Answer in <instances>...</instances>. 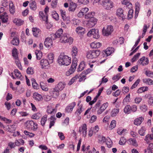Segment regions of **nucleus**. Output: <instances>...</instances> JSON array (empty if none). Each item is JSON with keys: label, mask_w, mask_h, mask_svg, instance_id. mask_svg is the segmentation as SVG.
<instances>
[{"label": "nucleus", "mask_w": 153, "mask_h": 153, "mask_svg": "<svg viewBox=\"0 0 153 153\" xmlns=\"http://www.w3.org/2000/svg\"><path fill=\"white\" fill-rule=\"evenodd\" d=\"M57 62L60 65L67 66L71 63V58L63 53L61 54L59 56Z\"/></svg>", "instance_id": "f257e3e1"}, {"label": "nucleus", "mask_w": 153, "mask_h": 153, "mask_svg": "<svg viewBox=\"0 0 153 153\" xmlns=\"http://www.w3.org/2000/svg\"><path fill=\"white\" fill-rule=\"evenodd\" d=\"M73 38L70 36L68 33H64L61 36L60 39V41L62 43H68L69 44H71L73 42Z\"/></svg>", "instance_id": "f03ea898"}, {"label": "nucleus", "mask_w": 153, "mask_h": 153, "mask_svg": "<svg viewBox=\"0 0 153 153\" xmlns=\"http://www.w3.org/2000/svg\"><path fill=\"white\" fill-rule=\"evenodd\" d=\"M101 4L106 10H110L114 7L113 3L110 0H101Z\"/></svg>", "instance_id": "7ed1b4c3"}, {"label": "nucleus", "mask_w": 153, "mask_h": 153, "mask_svg": "<svg viewBox=\"0 0 153 153\" xmlns=\"http://www.w3.org/2000/svg\"><path fill=\"white\" fill-rule=\"evenodd\" d=\"M100 54V51H90L87 53V57L90 59H93L97 58Z\"/></svg>", "instance_id": "20e7f679"}, {"label": "nucleus", "mask_w": 153, "mask_h": 153, "mask_svg": "<svg viewBox=\"0 0 153 153\" xmlns=\"http://www.w3.org/2000/svg\"><path fill=\"white\" fill-rule=\"evenodd\" d=\"M113 30L111 25L107 26L106 27H104L102 30L103 34L106 36L110 35Z\"/></svg>", "instance_id": "39448f33"}, {"label": "nucleus", "mask_w": 153, "mask_h": 153, "mask_svg": "<svg viewBox=\"0 0 153 153\" xmlns=\"http://www.w3.org/2000/svg\"><path fill=\"white\" fill-rule=\"evenodd\" d=\"M87 35L88 36H90L92 35H93V37L96 39H97L100 37L99 30L97 29H91L88 33Z\"/></svg>", "instance_id": "423d86ee"}, {"label": "nucleus", "mask_w": 153, "mask_h": 153, "mask_svg": "<svg viewBox=\"0 0 153 153\" xmlns=\"http://www.w3.org/2000/svg\"><path fill=\"white\" fill-rule=\"evenodd\" d=\"M26 124L27 127L33 130H36L37 128V124L32 120L27 121Z\"/></svg>", "instance_id": "0eeeda50"}, {"label": "nucleus", "mask_w": 153, "mask_h": 153, "mask_svg": "<svg viewBox=\"0 0 153 153\" xmlns=\"http://www.w3.org/2000/svg\"><path fill=\"white\" fill-rule=\"evenodd\" d=\"M59 91L55 87L52 89L50 91V93L52 97L54 98H57L59 95Z\"/></svg>", "instance_id": "6e6552de"}, {"label": "nucleus", "mask_w": 153, "mask_h": 153, "mask_svg": "<svg viewBox=\"0 0 153 153\" xmlns=\"http://www.w3.org/2000/svg\"><path fill=\"white\" fill-rule=\"evenodd\" d=\"M97 19L96 18H92L90 19L86 24L87 27L91 28L94 26L96 24Z\"/></svg>", "instance_id": "1a4fd4ad"}, {"label": "nucleus", "mask_w": 153, "mask_h": 153, "mask_svg": "<svg viewBox=\"0 0 153 153\" xmlns=\"http://www.w3.org/2000/svg\"><path fill=\"white\" fill-rule=\"evenodd\" d=\"M149 62L148 58H146L145 56H143L138 61L139 64L142 66H145L147 65Z\"/></svg>", "instance_id": "9d476101"}, {"label": "nucleus", "mask_w": 153, "mask_h": 153, "mask_svg": "<svg viewBox=\"0 0 153 153\" xmlns=\"http://www.w3.org/2000/svg\"><path fill=\"white\" fill-rule=\"evenodd\" d=\"M52 40L49 37L47 38L45 40L44 44L45 46L47 48H50L52 45Z\"/></svg>", "instance_id": "9b49d317"}, {"label": "nucleus", "mask_w": 153, "mask_h": 153, "mask_svg": "<svg viewBox=\"0 0 153 153\" xmlns=\"http://www.w3.org/2000/svg\"><path fill=\"white\" fill-rule=\"evenodd\" d=\"M108 104L107 102L103 104L101 107H100V108L97 110V114H101L108 107Z\"/></svg>", "instance_id": "f8f14e48"}, {"label": "nucleus", "mask_w": 153, "mask_h": 153, "mask_svg": "<svg viewBox=\"0 0 153 153\" xmlns=\"http://www.w3.org/2000/svg\"><path fill=\"white\" fill-rule=\"evenodd\" d=\"M76 105V103L75 102H73L69 104L65 108L66 111L68 113L71 112Z\"/></svg>", "instance_id": "ddd939ff"}, {"label": "nucleus", "mask_w": 153, "mask_h": 153, "mask_svg": "<svg viewBox=\"0 0 153 153\" xmlns=\"http://www.w3.org/2000/svg\"><path fill=\"white\" fill-rule=\"evenodd\" d=\"M78 49L75 46H73L71 48V54L73 59L76 58V56L78 55Z\"/></svg>", "instance_id": "4468645a"}, {"label": "nucleus", "mask_w": 153, "mask_h": 153, "mask_svg": "<svg viewBox=\"0 0 153 153\" xmlns=\"http://www.w3.org/2000/svg\"><path fill=\"white\" fill-rule=\"evenodd\" d=\"M76 32L79 35H82L85 33V29L81 27H78L76 28Z\"/></svg>", "instance_id": "2eb2a0df"}, {"label": "nucleus", "mask_w": 153, "mask_h": 153, "mask_svg": "<svg viewBox=\"0 0 153 153\" xmlns=\"http://www.w3.org/2000/svg\"><path fill=\"white\" fill-rule=\"evenodd\" d=\"M77 7L76 3L71 2L70 3L68 10L69 11L73 12L75 10Z\"/></svg>", "instance_id": "dca6fc26"}, {"label": "nucleus", "mask_w": 153, "mask_h": 153, "mask_svg": "<svg viewBox=\"0 0 153 153\" xmlns=\"http://www.w3.org/2000/svg\"><path fill=\"white\" fill-rule=\"evenodd\" d=\"M33 98L37 102L42 101L43 99L42 96L36 92L33 93Z\"/></svg>", "instance_id": "f3484780"}, {"label": "nucleus", "mask_w": 153, "mask_h": 153, "mask_svg": "<svg viewBox=\"0 0 153 153\" xmlns=\"http://www.w3.org/2000/svg\"><path fill=\"white\" fill-rule=\"evenodd\" d=\"M39 16L40 19L42 21H45V23H47L48 17L47 15H44L43 12L42 11H40L39 13Z\"/></svg>", "instance_id": "a211bd4d"}, {"label": "nucleus", "mask_w": 153, "mask_h": 153, "mask_svg": "<svg viewBox=\"0 0 153 153\" xmlns=\"http://www.w3.org/2000/svg\"><path fill=\"white\" fill-rule=\"evenodd\" d=\"M56 111V108H53L51 106H48L47 107V112L49 114H54Z\"/></svg>", "instance_id": "6ab92c4d"}, {"label": "nucleus", "mask_w": 153, "mask_h": 153, "mask_svg": "<svg viewBox=\"0 0 153 153\" xmlns=\"http://www.w3.org/2000/svg\"><path fill=\"white\" fill-rule=\"evenodd\" d=\"M114 51V49L112 47H109L107 48L104 51L105 53V55L107 56L110 55L112 53H113Z\"/></svg>", "instance_id": "aec40b11"}, {"label": "nucleus", "mask_w": 153, "mask_h": 153, "mask_svg": "<svg viewBox=\"0 0 153 153\" xmlns=\"http://www.w3.org/2000/svg\"><path fill=\"white\" fill-rule=\"evenodd\" d=\"M50 64L48 61L45 59H42L40 61V64L42 68H43Z\"/></svg>", "instance_id": "412c9836"}, {"label": "nucleus", "mask_w": 153, "mask_h": 153, "mask_svg": "<svg viewBox=\"0 0 153 153\" xmlns=\"http://www.w3.org/2000/svg\"><path fill=\"white\" fill-rule=\"evenodd\" d=\"M63 33V30L62 29H59L56 33L55 34H52L53 36L55 37V39L56 38H60L62 35Z\"/></svg>", "instance_id": "4be33fe9"}, {"label": "nucleus", "mask_w": 153, "mask_h": 153, "mask_svg": "<svg viewBox=\"0 0 153 153\" xmlns=\"http://www.w3.org/2000/svg\"><path fill=\"white\" fill-rule=\"evenodd\" d=\"M122 4L125 5V7L128 9L131 8L132 7V4L128 0H123L122 1Z\"/></svg>", "instance_id": "5701e85b"}, {"label": "nucleus", "mask_w": 153, "mask_h": 153, "mask_svg": "<svg viewBox=\"0 0 153 153\" xmlns=\"http://www.w3.org/2000/svg\"><path fill=\"white\" fill-rule=\"evenodd\" d=\"M9 11L10 13L13 14L15 12V6L12 2L11 1L9 4Z\"/></svg>", "instance_id": "b1692460"}, {"label": "nucleus", "mask_w": 153, "mask_h": 153, "mask_svg": "<svg viewBox=\"0 0 153 153\" xmlns=\"http://www.w3.org/2000/svg\"><path fill=\"white\" fill-rule=\"evenodd\" d=\"M65 84L62 82H59L55 87L59 91H61L65 88Z\"/></svg>", "instance_id": "393cba45"}, {"label": "nucleus", "mask_w": 153, "mask_h": 153, "mask_svg": "<svg viewBox=\"0 0 153 153\" xmlns=\"http://www.w3.org/2000/svg\"><path fill=\"white\" fill-rule=\"evenodd\" d=\"M101 44L100 42H93L90 45L91 47L92 48H99L101 46Z\"/></svg>", "instance_id": "a878e982"}, {"label": "nucleus", "mask_w": 153, "mask_h": 153, "mask_svg": "<svg viewBox=\"0 0 153 153\" xmlns=\"http://www.w3.org/2000/svg\"><path fill=\"white\" fill-rule=\"evenodd\" d=\"M143 118L142 117H139L134 120V123L135 125L137 126L140 125L143 120Z\"/></svg>", "instance_id": "bb28decb"}, {"label": "nucleus", "mask_w": 153, "mask_h": 153, "mask_svg": "<svg viewBox=\"0 0 153 153\" xmlns=\"http://www.w3.org/2000/svg\"><path fill=\"white\" fill-rule=\"evenodd\" d=\"M4 15H0V19H1L2 22L3 23H5L7 22L8 17L7 15H5L6 14V13H4Z\"/></svg>", "instance_id": "cd10ccee"}, {"label": "nucleus", "mask_w": 153, "mask_h": 153, "mask_svg": "<svg viewBox=\"0 0 153 153\" xmlns=\"http://www.w3.org/2000/svg\"><path fill=\"white\" fill-rule=\"evenodd\" d=\"M13 22L16 24L17 26H19L23 24L24 21L21 19H15L13 20Z\"/></svg>", "instance_id": "c85d7f7f"}, {"label": "nucleus", "mask_w": 153, "mask_h": 153, "mask_svg": "<svg viewBox=\"0 0 153 153\" xmlns=\"http://www.w3.org/2000/svg\"><path fill=\"white\" fill-rule=\"evenodd\" d=\"M129 143L135 146H137V144L136 140L134 138H130L128 140Z\"/></svg>", "instance_id": "c756f323"}, {"label": "nucleus", "mask_w": 153, "mask_h": 153, "mask_svg": "<svg viewBox=\"0 0 153 153\" xmlns=\"http://www.w3.org/2000/svg\"><path fill=\"white\" fill-rule=\"evenodd\" d=\"M127 130L126 129L118 128L117 130V133L120 135H124L126 134Z\"/></svg>", "instance_id": "7c9ffc66"}, {"label": "nucleus", "mask_w": 153, "mask_h": 153, "mask_svg": "<svg viewBox=\"0 0 153 153\" xmlns=\"http://www.w3.org/2000/svg\"><path fill=\"white\" fill-rule=\"evenodd\" d=\"M135 5V18H136L138 16L139 12V10L140 8V4L138 3L137 2L136 3Z\"/></svg>", "instance_id": "2f4dec72"}, {"label": "nucleus", "mask_w": 153, "mask_h": 153, "mask_svg": "<svg viewBox=\"0 0 153 153\" xmlns=\"http://www.w3.org/2000/svg\"><path fill=\"white\" fill-rule=\"evenodd\" d=\"M77 58L73 59L72 64L70 68L74 70V71L76 69V67L77 65Z\"/></svg>", "instance_id": "473e14b6"}, {"label": "nucleus", "mask_w": 153, "mask_h": 153, "mask_svg": "<svg viewBox=\"0 0 153 153\" xmlns=\"http://www.w3.org/2000/svg\"><path fill=\"white\" fill-rule=\"evenodd\" d=\"M85 67V62L84 61H82L79 64L77 69L78 71H82Z\"/></svg>", "instance_id": "72a5a7b5"}, {"label": "nucleus", "mask_w": 153, "mask_h": 153, "mask_svg": "<svg viewBox=\"0 0 153 153\" xmlns=\"http://www.w3.org/2000/svg\"><path fill=\"white\" fill-rule=\"evenodd\" d=\"M35 53L36 55V59L38 60H40L42 56V52L37 50L35 51Z\"/></svg>", "instance_id": "f704fd0d"}, {"label": "nucleus", "mask_w": 153, "mask_h": 153, "mask_svg": "<svg viewBox=\"0 0 153 153\" xmlns=\"http://www.w3.org/2000/svg\"><path fill=\"white\" fill-rule=\"evenodd\" d=\"M144 83L149 85H153V80L150 79H143Z\"/></svg>", "instance_id": "c9c22d12"}, {"label": "nucleus", "mask_w": 153, "mask_h": 153, "mask_svg": "<svg viewBox=\"0 0 153 153\" xmlns=\"http://www.w3.org/2000/svg\"><path fill=\"white\" fill-rule=\"evenodd\" d=\"M29 6L30 9L33 10H35L37 8L36 3L34 1L30 3Z\"/></svg>", "instance_id": "e433bc0d"}, {"label": "nucleus", "mask_w": 153, "mask_h": 153, "mask_svg": "<svg viewBox=\"0 0 153 153\" xmlns=\"http://www.w3.org/2000/svg\"><path fill=\"white\" fill-rule=\"evenodd\" d=\"M95 13L94 12H91L85 15V18L87 19L89 18L90 19L91 18H94V17H93Z\"/></svg>", "instance_id": "4c0bfd02"}, {"label": "nucleus", "mask_w": 153, "mask_h": 153, "mask_svg": "<svg viewBox=\"0 0 153 153\" xmlns=\"http://www.w3.org/2000/svg\"><path fill=\"white\" fill-rule=\"evenodd\" d=\"M119 111V109L114 108L111 112V115L112 117H115L118 113Z\"/></svg>", "instance_id": "58836bf2"}, {"label": "nucleus", "mask_w": 153, "mask_h": 153, "mask_svg": "<svg viewBox=\"0 0 153 153\" xmlns=\"http://www.w3.org/2000/svg\"><path fill=\"white\" fill-rule=\"evenodd\" d=\"M124 111L126 114H128L131 113V106L129 105L126 106L124 109Z\"/></svg>", "instance_id": "ea45409f"}, {"label": "nucleus", "mask_w": 153, "mask_h": 153, "mask_svg": "<svg viewBox=\"0 0 153 153\" xmlns=\"http://www.w3.org/2000/svg\"><path fill=\"white\" fill-rule=\"evenodd\" d=\"M32 31L33 35L35 37H37L38 34L40 31V30L37 28H33Z\"/></svg>", "instance_id": "a19ab883"}, {"label": "nucleus", "mask_w": 153, "mask_h": 153, "mask_svg": "<svg viewBox=\"0 0 153 153\" xmlns=\"http://www.w3.org/2000/svg\"><path fill=\"white\" fill-rule=\"evenodd\" d=\"M50 122L49 125V128H51V127L54 125V121L56 120V118L54 116H52L50 118Z\"/></svg>", "instance_id": "79ce46f5"}, {"label": "nucleus", "mask_w": 153, "mask_h": 153, "mask_svg": "<svg viewBox=\"0 0 153 153\" xmlns=\"http://www.w3.org/2000/svg\"><path fill=\"white\" fill-rule=\"evenodd\" d=\"M88 73H86V74L84 73H82L79 76H78L79 78H78L79 79V82H81L83 81V80H85V76L86 75V74H87Z\"/></svg>", "instance_id": "37998d69"}, {"label": "nucleus", "mask_w": 153, "mask_h": 153, "mask_svg": "<svg viewBox=\"0 0 153 153\" xmlns=\"http://www.w3.org/2000/svg\"><path fill=\"white\" fill-rule=\"evenodd\" d=\"M12 54L13 57L14 59L18 58V55L17 52V50L16 48H14L12 51Z\"/></svg>", "instance_id": "c03bdc74"}, {"label": "nucleus", "mask_w": 153, "mask_h": 153, "mask_svg": "<svg viewBox=\"0 0 153 153\" xmlns=\"http://www.w3.org/2000/svg\"><path fill=\"white\" fill-rule=\"evenodd\" d=\"M79 78L78 75H76L69 81L68 83V85H71Z\"/></svg>", "instance_id": "a18cd8bd"}, {"label": "nucleus", "mask_w": 153, "mask_h": 153, "mask_svg": "<svg viewBox=\"0 0 153 153\" xmlns=\"http://www.w3.org/2000/svg\"><path fill=\"white\" fill-rule=\"evenodd\" d=\"M106 144L107 145V147L109 148H110L112 146V142L109 138L107 139Z\"/></svg>", "instance_id": "49530a36"}, {"label": "nucleus", "mask_w": 153, "mask_h": 153, "mask_svg": "<svg viewBox=\"0 0 153 153\" xmlns=\"http://www.w3.org/2000/svg\"><path fill=\"white\" fill-rule=\"evenodd\" d=\"M48 57L49 60L48 61L50 64L52 63L54 59L53 54L52 53H51L48 55Z\"/></svg>", "instance_id": "de8ad7c7"}, {"label": "nucleus", "mask_w": 153, "mask_h": 153, "mask_svg": "<svg viewBox=\"0 0 153 153\" xmlns=\"http://www.w3.org/2000/svg\"><path fill=\"white\" fill-rule=\"evenodd\" d=\"M116 13L118 16L123 17V10L121 8H118L117 10Z\"/></svg>", "instance_id": "09e8293b"}, {"label": "nucleus", "mask_w": 153, "mask_h": 153, "mask_svg": "<svg viewBox=\"0 0 153 153\" xmlns=\"http://www.w3.org/2000/svg\"><path fill=\"white\" fill-rule=\"evenodd\" d=\"M11 43L13 45H18L19 43V40L17 38H15L12 40Z\"/></svg>", "instance_id": "8fccbe9b"}, {"label": "nucleus", "mask_w": 153, "mask_h": 153, "mask_svg": "<svg viewBox=\"0 0 153 153\" xmlns=\"http://www.w3.org/2000/svg\"><path fill=\"white\" fill-rule=\"evenodd\" d=\"M40 85L42 89L45 91H48V87L43 82H41L40 83Z\"/></svg>", "instance_id": "3c124183"}, {"label": "nucleus", "mask_w": 153, "mask_h": 153, "mask_svg": "<svg viewBox=\"0 0 153 153\" xmlns=\"http://www.w3.org/2000/svg\"><path fill=\"white\" fill-rule=\"evenodd\" d=\"M14 72L17 78H19L22 76L21 73L18 69H15L14 71Z\"/></svg>", "instance_id": "603ef678"}, {"label": "nucleus", "mask_w": 153, "mask_h": 153, "mask_svg": "<svg viewBox=\"0 0 153 153\" xmlns=\"http://www.w3.org/2000/svg\"><path fill=\"white\" fill-rule=\"evenodd\" d=\"M99 141L100 143H104L107 141V139L103 136H100L99 137Z\"/></svg>", "instance_id": "864d4df0"}, {"label": "nucleus", "mask_w": 153, "mask_h": 153, "mask_svg": "<svg viewBox=\"0 0 153 153\" xmlns=\"http://www.w3.org/2000/svg\"><path fill=\"white\" fill-rule=\"evenodd\" d=\"M84 109L82 108V105H80L78 109H77L76 111L75 112V114H77V115H79L80 114L82 111L84 110Z\"/></svg>", "instance_id": "5fc2aeb1"}, {"label": "nucleus", "mask_w": 153, "mask_h": 153, "mask_svg": "<svg viewBox=\"0 0 153 153\" xmlns=\"http://www.w3.org/2000/svg\"><path fill=\"white\" fill-rule=\"evenodd\" d=\"M15 62L18 67L21 70H22V68L20 62L19 61L18 59V58L17 59H15Z\"/></svg>", "instance_id": "6e6d98bb"}, {"label": "nucleus", "mask_w": 153, "mask_h": 153, "mask_svg": "<svg viewBox=\"0 0 153 153\" xmlns=\"http://www.w3.org/2000/svg\"><path fill=\"white\" fill-rule=\"evenodd\" d=\"M145 128L143 127L139 130L138 133L141 136H144L145 134Z\"/></svg>", "instance_id": "4d7b16f0"}, {"label": "nucleus", "mask_w": 153, "mask_h": 153, "mask_svg": "<svg viewBox=\"0 0 153 153\" xmlns=\"http://www.w3.org/2000/svg\"><path fill=\"white\" fill-rule=\"evenodd\" d=\"M47 115H45L42 118L41 123V124L42 126H43L45 125V123L47 121Z\"/></svg>", "instance_id": "13d9d810"}, {"label": "nucleus", "mask_w": 153, "mask_h": 153, "mask_svg": "<svg viewBox=\"0 0 153 153\" xmlns=\"http://www.w3.org/2000/svg\"><path fill=\"white\" fill-rule=\"evenodd\" d=\"M126 142V139L124 137H122L120 138L119 143L120 145H123L125 144Z\"/></svg>", "instance_id": "bf43d9fd"}, {"label": "nucleus", "mask_w": 153, "mask_h": 153, "mask_svg": "<svg viewBox=\"0 0 153 153\" xmlns=\"http://www.w3.org/2000/svg\"><path fill=\"white\" fill-rule=\"evenodd\" d=\"M27 73L28 74H33L34 73L33 68L31 67H28L27 70Z\"/></svg>", "instance_id": "052dcab7"}, {"label": "nucleus", "mask_w": 153, "mask_h": 153, "mask_svg": "<svg viewBox=\"0 0 153 153\" xmlns=\"http://www.w3.org/2000/svg\"><path fill=\"white\" fill-rule=\"evenodd\" d=\"M82 129H83L82 131L83 136L85 137L86 136L87 132V127L86 124H84L82 126Z\"/></svg>", "instance_id": "680f3d73"}, {"label": "nucleus", "mask_w": 153, "mask_h": 153, "mask_svg": "<svg viewBox=\"0 0 153 153\" xmlns=\"http://www.w3.org/2000/svg\"><path fill=\"white\" fill-rule=\"evenodd\" d=\"M140 53H138L136 54L135 55H134V57L131 60V62H135L137 59H138V57L140 56Z\"/></svg>", "instance_id": "e2e57ef3"}, {"label": "nucleus", "mask_w": 153, "mask_h": 153, "mask_svg": "<svg viewBox=\"0 0 153 153\" xmlns=\"http://www.w3.org/2000/svg\"><path fill=\"white\" fill-rule=\"evenodd\" d=\"M145 74L148 76L153 78V72L149 70H147L145 72Z\"/></svg>", "instance_id": "0e129e2a"}, {"label": "nucleus", "mask_w": 153, "mask_h": 153, "mask_svg": "<svg viewBox=\"0 0 153 153\" xmlns=\"http://www.w3.org/2000/svg\"><path fill=\"white\" fill-rule=\"evenodd\" d=\"M140 81V79H138L133 85L131 87V89H133L134 88H136L139 83Z\"/></svg>", "instance_id": "69168bd1"}, {"label": "nucleus", "mask_w": 153, "mask_h": 153, "mask_svg": "<svg viewBox=\"0 0 153 153\" xmlns=\"http://www.w3.org/2000/svg\"><path fill=\"white\" fill-rule=\"evenodd\" d=\"M116 121L115 120H113L111 121L110 126V128H111V129H113L115 127L116 125Z\"/></svg>", "instance_id": "338daca9"}, {"label": "nucleus", "mask_w": 153, "mask_h": 153, "mask_svg": "<svg viewBox=\"0 0 153 153\" xmlns=\"http://www.w3.org/2000/svg\"><path fill=\"white\" fill-rule=\"evenodd\" d=\"M140 109L143 112H146L147 110V107L146 105H143L140 106Z\"/></svg>", "instance_id": "774afa93"}]
</instances>
